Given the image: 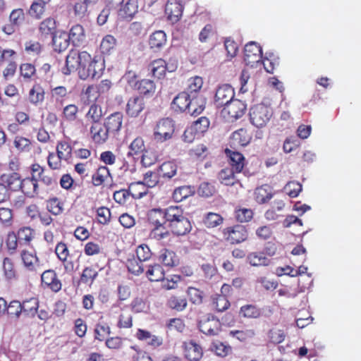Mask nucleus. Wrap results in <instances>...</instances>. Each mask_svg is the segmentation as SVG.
Segmentation results:
<instances>
[{"label":"nucleus","instance_id":"nucleus-27","mask_svg":"<svg viewBox=\"0 0 361 361\" xmlns=\"http://www.w3.org/2000/svg\"><path fill=\"white\" fill-rule=\"evenodd\" d=\"M226 153L230 159L231 168L233 169L236 173H240L245 165L243 155L238 152L230 150H226Z\"/></svg>","mask_w":361,"mask_h":361},{"label":"nucleus","instance_id":"nucleus-3","mask_svg":"<svg viewBox=\"0 0 361 361\" xmlns=\"http://www.w3.org/2000/svg\"><path fill=\"white\" fill-rule=\"evenodd\" d=\"M37 309L38 301L35 298L25 301L23 304L18 300H13L8 305L6 312L11 317L18 319L23 312L27 315L34 317L37 312Z\"/></svg>","mask_w":361,"mask_h":361},{"label":"nucleus","instance_id":"nucleus-42","mask_svg":"<svg viewBox=\"0 0 361 361\" xmlns=\"http://www.w3.org/2000/svg\"><path fill=\"white\" fill-rule=\"evenodd\" d=\"M109 175V170L106 166L99 167L92 176V184L94 186L101 185Z\"/></svg>","mask_w":361,"mask_h":361},{"label":"nucleus","instance_id":"nucleus-50","mask_svg":"<svg viewBox=\"0 0 361 361\" xmlns=\"http://www.w3.org/2000/svg\"><path fill=\"white\" fill-rule=\"evenodd\" d=\"M111 334V329L106 323H98L94 329V338L99 341H103L106 335Z\"/></svg>","mask_w":361,"mask_h":361},{"label":"nucleus","instance_id":"nucleus-43","mask_svg":"<svg viewBox=\"0 0 361 361\" xmlns=\"http://www.w3.org/2000/svg\"><path fill=\"white\" fill-rule=\"evenodd\" d=\"M126 266L129 272L137 276L142 274L146 267L143 262H140L137 258L135 259L134 257L127 260Z\"/></svg>","mask_w":361,"mask_h":361},{"label":"nucleus","instance_id":"nucleus-31","mask_svg":"<svg viewBox=\"0 0 361 361\" xmlns=\"http://www.w3.org/2000/svg\"><path fill=\"white\" fill-rule=\"evenodd\" d=\"M28 99L34 105H38L44 99V90L39 84H35L29 91Z\"/></svg>","mask_w":361,"mask_h":361},{"label":"nucleus","instance_id":"nucleus-63","mask_svg":"<svg viewBox=\"0 0 361 361\" xmlns=\"http://www.w3.org/2000/svg\"><path fill=\"white\" fill-rule=\"evenodd\" d=\"M253 216V212L249 209H240L235 211V218L240 222H247Z\"/></svg>","mask_w":361,"mask_h":361},{"label":"nucleus","instance_id":"nucleus-6","mask_svg":"<svg viewBox=\"0 0 361 361\" xmlns=\"http://www.w3.org/2000/svg\"><path fill=\"white\" fill-rule=\"evenodd\" d=\"M235 96L233 88L228 84L219 85L216 90L214 104L216 108L224 109L233 100Z\"/></svg>","mask_w":361,"mask_h":361},{"label":"nucleus","instance_id":"nucleus-44","mask_svg":"<svg viewBox=\"0 0 361 361\" xmlns=\"http://www.w3.org/2000/svg\"><path fill=\"white\" fill-rule=\"evenodd\" d=\"M240 314L245 318H257L260 316V310L253 305H245L240 307Z\"/></svg>","mask_w":361,"mask_h":361},{"label":"nucleus","instance_id":"nucleus-17","mask_svg":"<svg viewBox=\"0 0 361 361\" xmlns=\"http://www.w3.org/2000/svg\"><path fill=\"white\" fill-rule=\"evenodd\" d=\"M188 108V113L191 116H198L200 114L205 108L206 101L204 97L200 94H191Z\"/></svg>","mask_w":361,"mask_h":361},{"label":"nucleus","instance_id":"nucleus-40","mask_svg":"<svg viewBox=\"0 0 361 361\" xmlns=\"http://www.w3.org/2000/svg\"><path fill=\"white\" fill-rule=\"evenodd\" d=\"M232 139L238 145L246 146L250 143L251 137L245 129L240 128L233 133Z\"/></svg>","mask_w":361,"mask_h":361},{"label":"nucleus","instance_id":"nucleus-18","mask_svg":"<svg viewBox=\"0 0 361 361\" xmlns=\"http://www.w3.org/2000/svg\"><path fill=\"white\" fill-rule=\"evenodd\" d=\"M0 180L11 192L20 189L21 177L18 173L3 174L1 176Z\"/></svg>","mask_w":361,"mask_h":361},{"label":"nucleus","instance_id":"nucleus-13","mask_svg":"<svg viewBox=\"0 0 361 361\" xmlns=\"http://www.w3.org/2000/svg\"><path fill=\"white\" fill-rule=\"evenodd\" d=\"M184 355L190 361H198L202 356V349L193 341L183 343Z\"/></svg>","mask_w":361,"mask_h":361},{"label":"nucleus","instance_id":"nucleus-36","mask_svg":"<svg viewBox=\"0 0 361 361\" xmlns=\"http://www.w3.org/2000/svg\"><path fill=\"white\" fill-rule=\"evenodd\" d=\"M167 305L172 310L182 312L186 308L188 302L183 296L171 295L167 301Z\"/></svg>","mask_w":361,"mask_h":361},{"label":"nucleus","instance_id":"nucleus-49","mask_svg":"<svg viewBox=\"0 0 361 361\" xmlns=\"http://www.w3.org/2000/svg\"><path fill=\"white\" fill-rule=\"evenodd\" d=\"M190 301L195 305H200L203 300V293L199 289L189 287L187 290Z\"/></svg>","mask_w":361,"mask_h":361},{"label":"nucleus","instance_id":"nucleus-19","mask_svg":"<svg viewBox=\"0 0 361 361\" xmlns=\"http://www.w3.org/2000/svg\"><path fill=\"white\" fill-rule=\"evenodd\" d=\"M123 114L121 112H115L109 116L104 121L106 128L110 133L115 134L118 133L122 126Z\"/></svg>","mask_w":361,"mask_h":361},{"label":"nucleus","instance_id":"nucleus-30","mask_svg":"<svg viewBox=\"0 0 361 361\" xmlns=\"http://www.w3.org/2000/svg\"><path fill=\"white\" fill-rule=\"evenodd\" d=\"M159 259L164 265L169 267H176L179 264V258L176 252L167 249L161 251Z\"/></svg>","mask_w":361,"mask_h":361},{"label":"nucleus","instance_id":"nucleus-22","mask_svg":"<svg viewBox=\"0 0 361 361\" xmlns=\"http://www.w3.org/2000/svg\"><path fill=\"white\" fill-rule=\"evenodd\" d=\"M145 147L144 141L141 137H136L130 145L129 150L127 153L128 158L132 157L134 160L139 159L145 152Z\"/></svg>","mask_w":361,"mask_h":361},{"label":"nucleus","instance_id":"nucleus-11","mask_svg":"<svg viewBox=\"0 0 361 361\" xmlns=\"http://www.w3.org/2000/svg\"><path fill=\"white\" fill-rule=\"evenodd\" d=\"M145 107V102L142 97H130L126 105V114L133 118L137 117Z\"/></svg>","mask_w":361,"mask_h":361},{"label":"nucleus","instance_id":"nucleus-33","mask_svg":"<svg viewBox=\"0 0 361 361\" xmlns=\"http://www.w3.org/2000/svg\"><path fill=\"white\" fill-rule=\"evenodd\" d=\"M236 173L233 169L225 168L219 172V179L221 183L226 185H233L238 181Z\"/></svg>","mask_w":361,"mask_h":361},{"label":"nucleus","instance_id":"nucleus-28","mask_svg":"<svg viewBox=\"0 0 361 361\" xmlns=\"http://www.w3.org/2000/svg\"><path fill=\"white\" fill-rule=\"evenodd\" d=\"M166 63L162 59L153 61L148 67V70L154 78L160 79L165 75L166 71Z\"/></svg>","mask_w":361,"mask_h":361},{"label":"nucleus","instance_id":"nucleus-39","mask_svg":"<svg viewBox=\"0 0 361 361\" xmlns=\"http://www.w3.org/2000/svg\"><path fill=\"white\" fill-rule=\"evenodd\" d=\"M247 261L253 267L267 266L271 260L262 252H252L247 256Z\"/></svg>","mask_w":361,"mask_h":361},{"label":"nucleus","instance_id":"nucleus-61","mask_svg":"<svg viewBox=\"0 0 361 361\" xmlns=\"http://www.w3.org/2000/svg\"><path fill=\"white\" fill-rule=\"evenodd\" d=\"M44 5L42 1L34 2L29 10L30 15L36 18H40L44 11Z\"/></svg>","mask_w":361,"mask_h":361},{"label":"nucleus","instance_id":"nucleus-5","mask_svg":"<svg viewBox=\"0 0 361 361\" xmlns=\"http://www.w3.org/2000/svg\"><path fill=\"white\" fill-rule=\"evenodd\" d=\"M175 130V125L172 119L169 118L159 120L154 128L153 137L157 142H164L170 140Z\"/></svg>","mask_w":361,"mask_h":361},{"label":"nucleus","instance_id":"nucleus-51","mask_svg":"<svg viewBox=\"0 0 361 361\" xmlns=\"http://www.w3.org/2000/svg\"><path fill=\"white\" fill-rule=\"evenodd\" d=\"M97 216L99 224H108L111 219L110 209L106 207H101L97 210Z\"/></svg>","mask_w":361,"mask_h":361},{"label":"nucleus","instance_id":"nucleus-38","mask_svg":"<svg viewBox=\"0 0 361 361\" xmlns=\"http://www.w3.org/2000/svg\"><path fill=\"white\" fill-rule=\"evenodd\" d=\"M177 168V165L172 161L164 162L159 166L158 174L159 176L170 179L176 174Z\"/></svg>","mask_w":361,"mask_h":361},{"label":"nucleus","instance_id":"nucleus-47","mask_svg":"<svg viewBox=\"0 0 361 361\" xmlns=\"http://www.w3.org/2000/svg\"><path fill=\"white\" fill-rule=\"evenodd\" d=\"M152 252L149 247L145 244L139 245L136 249V255L140 262H145L150 259Z\"/></svg>","mask_w":361,"mask_h":361},{"label":"nucleus","instance_id":"nucleus-9","mask_svg":"<svg viewBox=\"0 0 361 361\" xmlns=\"http://www.w3.org/2000/svg\"><path fill=\"white\" fill-rule=\"evenodd\" d=\"M224 234L227 235L226 239L232 244H238L245 241L248 236L245 227L243 225H236L225 230Z\"/></svg>","mask_w":361,"mask_h":361},{"label":"nucleus","instance_id":"nucleus-16","mask_svg":"<svg viewBox=\"0 0 361 361\" xmlns=\"http://www.w3.org/2000/svg\"><path fill=\"white\" fill-rule=\"evenodd\" d=\"M231 118L238 119L245 113L246 104L239 99L233 100L224 109Z\"/></svg>","mask_w":361,"mask_h":361},{"label":"nucleus","instance_id":"nucleus-21","mask_svg":"<svg viewBox=\"0 0 361 361\" xmlns=\"http://www.w3.org/2000/svg\"><path fill=\"white\" fill-rule=\"evenodd\" d=\"M169 228L176 235H185L191 231L192 225L189 219L185 216Z\"/></svg>","mask_w":361,"mask_h":361},{"label":"nucleus","instance_id":"nucleus-1","mask_svg":"<svg viewBox=\"0 0 361 361\" xmlns=\"http://www.w3.org/2000/svg\"><path fill=\"white\" fill-rule=\"evenodd\" d=\"M105 68L104 59L102 56L92 59L87 51H71L66 59V67L62 68L64 75L78 71L80 79L98 78Z\"/></svg>","mask_w":361,"mask_h":361},{"label":"nucleus","instance_id":"nucleus-52","mask_svg":"<svg viewBox=\"0 0 361 361\" xmlns=\"http://www.w3.org/2000/svg\"><path fill=\"white\" fill-rule=\"evenodd\" d=\"M3 269L6 278L8 280L16 278V271L12 260L8 257L4 258Z\"/></svg>","mask_w":361,"mask_h":361},{"label":"nucleus","instance_id":"nucleus-34","mask_svg":"<svg viewBox=\"0 0 361 361\" xmlns=\"http://www.w3.org/2000/svg\"><path fill=\"white\" fill-rule=\"evenodd\" d=\"M102 115L101 106L97 104H92L85 114V118L87 122L94 125L101 123L100 121L102 118Z\"/></svg>","mask_w":361,"mask_h":361},{"label":"nucleus","instance_id":"nucleus-46","mask_svg":"<svg viewBox=\"0 0 361 361\" xmlns=\"http://www.w3.org/2000/svg\"><path fill=\"white\" fill-rule=\"evenodd\" d=\"M137 89L141 94L145 95L152 94L155 91V85L152 80L144 79L139 82Z\"/></svg>","mask_w":361,"mask_h":361},{"label":"nucleus","instance_id":"nucleus-58","mask_svg":"<svg viewBox=\"0 0 361 361\" xmlns=\"http://www.w3.org/2000/svg\"><path fill=\"white\" fill-rule=\"evenodd\" d=\"M203 80L201 77L195 76L189 80L188 90L190 94L197 95V92L200 90L202 86Z\"/></svg>","mask_w":361,"mask_h":361},{"label":"nucleus","instance_id":"nucleus-62","mask_svg":"<svg viewBox=\"0 0 361 361\" xmlns=\"http://www.w3.org/2000/svg\"><path fill=\"white\" fill-rule=\"evenodd\" d=\"M32 170V178L31 179L38 183V182L42 180V177L44 176L45 171L44 169L38 164H34L31 166Z\"/></svg>","mask_w":361,"mask_h":361},{"label":"nucleus","instance_id":"nucleus-8","mask_svg":"<svg viewBox=\"0 0 361 361\" xmlns=\"http://www.w3.org/2000/svg\"><path fill=\"white\" fill-rule=\"evenodd\" d=\"M244 52V61L247 64L258 63L262 59V47L255 42H248Z\"/></svg>","mask_w":361,"mask_h":361},{"label":"nucleus","instance_id":"nucleus-15","mask_svg":"<svg viewBox=\"0 0 361 361\" xmlns=\"http://www.w3.org/2000/svg\"><path fill=\"white\" fill-rule=\"evenodd\" d=\"M90 130L93 141L97 144L104 143L110 134L104 123L102 124L101 123L92 125Z\"/></svg>","mask_w":361,"mask_h":361},{"label":"nucleus","instance_id":"nucleus-4","mask_svg":"<svg viewBox=\"0 0 361 361\" xmlns=\"http://www.w3.org/2000/svg\"><path fill=\"white\" fill-rule=\"evenodd\" d=\"M250 119L251 123L258 128L266 126L273 116L271 107L263 104H257L250 110Z\"/></svg>","mask_w":361,"mask_h":361},{"label":"nucleus","instance_id":"nucleus-64","mask_svg":"<svg viewBox=\"0 0 361 361\" xmlns=\"http://www.w3.org/2000/svg\"><path fill=\"white\" fill-rule=\"evenodd\" d=\"M9 18L11 23L18 27L25 19L23 10L21 8L14 9L10 14Z\"/></svg>","mask_w":361,"mask_h":361},{"label":"nucleus","instance_id":"nucleus-26","mask_svg":"<svg viewBox=\"0 0 361 361\" xmlns=\"http://www.w3.org/2000/svg\"><path fill=\"white\" fill-rule=\"evenodd\" d=\"M166 44V35L162 30L154 32L149 37V44L151 49H160Z\"/></svg>","mask_w":361,"mask_h":361},{"label":"nucleus","instance_id":"nucleus-32","mask_svg":"<svg viewBox=\"0 0 361 361\" xmlns=\"http://www.w3.org/2000/svg\"><path fill=\"white\" fill-rule=\"evenodd\" d=\"M68 36L74 46H79L85 39L82 26L79 24L72 26Z\"/></svg>","mask_w":361,"mask_h":361},{"label":"nucleus","instance_id":"nucleus-56","mask_svg":"<svg viewBox=\"0 0 361 361\" xmlns=\"http://www.w3.org/2000/svg\"><path fill=\"white\" fill-rule=\"evenodd\" d=\"M137 6L132 3L130 0H128L123 9L124 14L122 13L123 11L121 8L119 9L118 14L122 18H129L130 19H131L135 15V13L137 12Z\"/></svg>","mask_w":361,"mask_h":361},{"label":"nucleus","instance_id":"nucleus-10","mask_svg":"<svg viewBox=\"0 0 361 361\" xmlns=\"http://www.w3.org/2000/svg\"><path fill=\"white\" fill-rule=\"evenodd\" d=\"M183 7L178 0H168L165 13L171 23H177L181 18Z\"/></svg>","mask_w":361,"mask_h":361},{"label":"nucleus","instance_id":"nucleus-54","mask_svg":"<svg viewBox=\"0 0 361 361\" xmlns=\"http://www.w3.org/2000/svg\"><path fill=\"white\" fill-rule=\"evenodd\" d=\"M15 147L20 152H27L30 148V141L29 139L21 136H16L13 142Z\"/></svg>","mask_w":361,"mask_h":361},{"label":"nucleus","instance_id":"nucleus-35","mask_svg":"<svg viewBox=\"0 0 361 361\" xmlns=\"http://www.w3.org/2000/svg\"><path fill=\"white\" fill-rule=\"evenodd\" d=\"M195 192L194 188L190 185L180 186L176 188L173 192V199L176 202H180Z\"/></svg>","mask_w":361,"mask_h":361},{"label":"nucleus","instance_id":"nucleus-55","mask_svg":"<svg viewBox=\"0 0 361 361\" xmlns=\"http://www.w3.org/2000/svg\"><path fill=\"white\" fill-rule=\"evenodd\" d=\"M192 126L200 135L207 130L209 126V121L207 118L202 116L195 121Z\"/></svg>","mask_w":361,"mask_h":361},{"label":"nucleus","instance_id":"nucleus-60","mask_svg":"<svg viewBox=\"0 0 361 361\" xmlns=\"http://www.w3.org/2000/svg\"><path fill=\"white\" fill-rule=\"evenodd\" d=\"M290 197H296L302 190V185L298 182H288L285 186Z\"/></svg>","mask_w":361,"mask_h":361},{"label":"nucleus","instance_id":"nucleus-25","mask_svg":"<svg viewBox=\"0 0 361 361\" xmlns=\"http://www.w3.org/2000/svg\"><path fill=\"white\" fill-rule=\"evenodd\" d=\"M167 226L170 227L173 223L185 217L183 209L178 206H170L166 208Z\"/></svg>","mask_w":361,"mask_h":361},{"label":"nucleus","instance_id":"nucleus-48","mask_svg":"<svg viewBox=\"0 0 361 361\" xmlns=\"http://www.w3.org/2000/svg\"><path fill=\"white\" fill-rule=\"evenodd\" d=\"M56 27L55 20L51 18L44 20L39 25V30L42 35L53 34Z\"/></svg>","mask_w":361,"mask_h":361},{"label":"nucleus","instance_id":"nucleus-7","mask_svg":"<svg viewBox=\"0 0 361 361\" xmlns=\"http://www.w3.org/2000/svg\"><path fill=\"white\" fill-rule=\"evenodd\" d=\"M200 331L207 336H216L221 331V322L214 315L207 314L199 322Z\"/></svg>","mask_w":361,"mask_h":361},{"label":"nucleus","instance_id":"nucleus-24","mask_svg":"<svg viewBox=\"0 0 361 361\" xmlns=\"http://www.w3.org/2000/svg\"><path fill=\"white\" fill-rule=\"evenodd\" d=\"M254 195L255 200L259 204H264L273 197L271 188L267 184L257 187L255 190Z\"/></svg>","mask_w":361,"mask_h":361},{"label":"nucleus","instance_id":"nucleus-53","mask_svg":"<svg viewBox=\"0 0 361 361\" xmlns=\"http://www.w3.org/2000/svg\"><path fill=\"white\" fill-rule=\"evenodd\" d=\"M268 337L271 343L278 344L284 341L286 334L283 330L272 329L269 331Z\"/></svg>","mask_w":361,"mask_h":361},{"label":"nucleus","instance_id":"nucleus-20","mask_svg":"<svg viewBox=\"0 0 361 361\" xmlns=\"http://www.w3.org/2000/svg\"><path fill=\"white\" fill-rule=\"evenodd\" d=\"M191 94L188 92H183L179 93L173 100L171 106L176 111H187Z\"/></svg>","mask_w":361,"mask_h":361},{"label":"nucleus","instance_id":"nucleus-37","mask_svg":"<svg viewBox=\"0 0 361 361\" xmlns=\"http://www.w3.org/2000/svg\"><path fill=\"white\" fill-rule=\"evenodd\" d=\"M146 276L151 281H159L164 278V272L162 267L157 264L148 265Z\"/></svg>","mask_w":361,"mask_h":361},{"label":"nucleus","instance_id":"nucleus-41","mask_svg":"<svg viewBox=\"0 0 361 361\" xmlns=\"http://www.w3.org/2000/svg\"><path fill=\"white\" fill-rule=\"evenodd\" d=\"M98 276V271L92 267H85L80 276V281L82 283L91 285Z\"/></svg>","mask_w":361,"mask_h":361},{"label":"nucleus","instance_id":"nucleus-12","mask_svg":"<svg viewBox=\"0 0 361 361\" xmlns=\"http://www.w3.org/2000/svg\"><path fill=\"white\" fill-rule=\"evenodd\" d=\"M21 257L24 266L28 271L35 273L42 271V265L35 254L28 251H23L21 254Z\"/></svg>","mask_w":361,"mask_h":361},{"label":"nucleus","instance_id":"nucleus-59","mask_svg":"<svg viewBox=\"0 0 361 361\" xmlns=\"http://www.w3.org/2000/svg\"><path fill=\"white\" fill-rule=\"evenodd\" d=\"M72 148L71 145L66 141L59 142L56 147V152L60 157L66 159L70 157Z\"/></svg>","mask_w":361,"mask_h":361},{"label":"nucleus","instance_id":"nucleus-14","mask_svg":"<svg viewBox=\"0 0 361 361\" xmlns=\"http://www.w3.org/2000/svg\"><path fill=\"white\" fill-rule=\"evenodd\" d=\"M42 283L49 287L52 291L58 292L61 289V283L58 279L54 270H46L41 274Z\"/></svg>","mask_w":361,"mask_h":361},{"label":"nucleus","instance_id":"nucleus-29","mask_svg":"<svg viewBox=\"0 0 361 361\" xmlns=\"http://www.w3.org/2000/svg\"><path fill=\"white\" fill-rule=\"evenodd\" d=\"M39 185L31 178L21 179L20 189L27 197H32L39 193Z\"/></svg>","mask_w":361,"mask_h":361},{"label":"nucleus","instance_id":"nucleus-2","mask_svg":"<svg viewBox=\"0 0 361 361\" xmlns=\"http://www.w3.org/2000/svg\"><path fill=\"white\" fill-rule=\"evenodd\" d=\"M148 221L154 228L150 231V237L157 240L169 236V231L165 226L166 221V209H152L147 214Z\"/></svg>","mask_w":361,"mask_h":361},{"label":"nucleus","instance_id":"nucleus-57","mask_svg":"<svg viewBox=\"0 0 361 361\" xmlns=\"http://www.w3.org/2000/svg\"><path fill=\"white\" fill-rule=\"evenodd\" d=\"M213 304L218 312H224L230 306V302L228 298L225 296H220L219 295L214 298Z\"/></svg>","mask_w":361,"mask_h":361},{"label":"nucleus","instance_id":"nucleus-23","mask_svg":"<svg viewBox=\"0 0 361 361\" xmlns=\"http://www.w3.org/2000/svg\"><path fill=\"white\" fill-rule=\"evenodd\" d=\"M69 44L70 39L66 32L55 34L52 37V44L55 51L60 53L65 51Z\"/></svg>","mask_w":361,"mask_h":361},{"label":"nucleus","instance_id":"nucleus-45","mask_svg":"<svg viewBox=\"0 0 361 361\" xmlns=\"http://www.w3.org/2000/svg\"><path fill=\"white\" fill-rule=\"evenodd\" d=\"M203 222L207 228H214L223 223V218L216 213L209 212L204 218Z\"/></svg>","mask_w":361,"mask_h":361}]
</instances>
